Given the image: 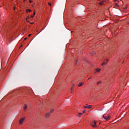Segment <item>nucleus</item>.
I'll return each mask as SVG.
<instances>
[{
	"instance_id": "f257e3e1",
	"label": "nucleus",
	"mask_w": 129,
	"mask_h": 129,
	"mask_svg": "<svg viewBox=\"0 0 129 129\" xmlns=\"http://www.w3.org/2000/svg\"><path fill=\"white\" fill-rule=\"evenodd\" d=\"M25 121V118L23 117L21 118L20 120H19V123L20 124H23V122H24Z\"/></svg>"
},
{
	"instance_id": "f03ea898",
	"label": "nucleus",
	"mask_w": 129,
	"mask_h": 129,
	"mask_svg": "<svg viewBox=\"0 0 129 129\" xmlns=\"http://www.w3.org/2000/svg\"><path fill=\"white\" fill-rule=\"evenodd\" d=\"M84 108L90 109V108H92V106L91 105H89L88 106H84Z\"/></svg>"
},
{
	"instance_id": "7ed1b4c3",
	"label": "nucleus",
	"mask_w": 129,
	"mask_h": 129,
	"mask_svg": "<svg viewBox=\"0 0 129 129\" xmlns=\"http://www.w3.org/2000/svg\"><path fill=\"white\" fill-rule=\"evenodd\" d=\"M103 118H104V119H105V120H108V119H109V118H110V116H103Z\"/></svg>"
},
{
	"instance_id": "20e7f679",
	"label": "nucleus",
	"mask_w": 129,
	"mask_h": 129,
	"mask_svg": "<svg viewBox=\"0 0 129 129\" xmlns=\"http://www.w3.org/2000/svg\"><path fill=\"white\" fill-rule=\"evenodd\" d=\"M93 123L94 124V125L92 124V126H93V127H97V126L96 125V121H93Z\"/></svg>"
},
{
	"instance_id": "39448f33",
	"label": "nucleus",
	"mask_w": 129,
	"mask_h": 129,
	"mask_svg": "<svg viewBox=\"0 0 129 129\" xmlns=\"http://www.w3.org/2000/svg\"><path fill=\"white\" fill-rule=\"evenodd\" d=\"M106 61H104L102 62V66H103V65H106V64H107V62H108V59H106Z\"/></svg>"
},
{
	"instance_id": "423d86ee",
	"label": "nucleus",
	"mask_w": 129,
	"mask_h": 129,
	"mask_svg": "<svg viewBox=\"0 0 129 129\" xmlns=\"http://www.w3.org/2000/svg\"><path fill=\"white\" fill-rule=\"evenodd\" d=\"M74 86H75V85L74 84L73 87H72L71 88V93H73V91H74Z\"/></svg>"
},
{
	"instance_id": "0eeeda50",
	"label": "nucleus",
	"mask_w": 129,
	"mask_h": 129,
	"mask_svg": "<svg viewBox=\"0 0 129 129\" xmlns=\"http://www.w3.org/2000/svg\"><path fill=\"white\" fill-rule=\"evenodd\" d=\"M104 3H105V1H102L99 3V5H100V6H102V5H104Z\"/></svg>"
},
{
	"instance_id": "6e6552de",
	"label": "nucleus",
	"mask_w": 129,
	"mask_h": 129,
	"mask_svg": "<svg viewBox=\"0 0 129 129\" xmlns=\"http://www.w3.org/2000/svg\"><path fill=\"white\" fill-rule=\"evenodd\" d=\"M50 114L49 113H47L46 114H45V117L48 118V117H49V116H50Z\"/></svg>"
},
{
	"instance_id": "1a4fd4ad",
	"label": "nucleus",
	"mask_w": 129,
	"mask_h": 129,
	"mask_svg": "<svg viewBox=\"0 0 129 129\" xmlns=\"http://www.w3.org/2000/svg\"><path fill=\"white\" fill-rule=\"evenodd\" d=\"M100 70H101V69H96L95 70V71H96V72H100Z\"/></svg>"
},
{
	"instance_id": "9d476101",
	"label": "nucleus",
	"mask_w": 129,
	"mask_h": 129,
	"mask_svg": "<svg viewBox=\"0 0 129 129\" xmlns=\"http://www.w3.org/2000/svg\"><path fill=\"white\" fill-rule=\"evenodd\" d=\"M82 85H83V84L82 83H79V84H78V87H80L82 86Z\"/></svg>"
},
{
	"instance_id": "9b49d317",
	"label": "nucleus",
	"mask_w": 129,
	"mask_h": 129,
	"mask_svg": "<svg viewBox=\"0 0 129 129\" xmlns=\"http://www.w3.org/2000/svg\"><path fill=\"white\" fill-rule=\"evenodd\" d=\"M27 104H24V110H26V109H27Z\"/></svg>"
},
{
	"instance_id": "f8f14e48",
	"label": "nucleus",
	"mask_w": 129,
	"mask_h": 129,
	"mask_svg": "<svg viewBox=\"0 0 129 129\" xmlns=\"http://www.w3.org/2000/svg\"><path fill=\"white\" fill-rule=\"evenodd\" d=\"M26 12H27V13H28V12H29V13H31L32 12V10H31L30 9H27V10H26Z\"/></svg>"
},
{
	"instance_id": "ddd939ff",
	"label": "nucleus",
	"mask_w": 129,
	"mask_h": 129,
	"mask_svg": "<svg viewBox=\"0 0 129 129\" xmlns=\"http://www.w3.org/2000/svg\"><path fill=\"white\" fill-rule=\"evenodd\" d=\"M100 83H101V81H99V82H98L97 83V85H98L100 84Z\"/></svg>"
},
{
	"instance_id": "4468645a",
	"label": "nucleus",
	"mask_w": 129,
	"mask_h": 129,
	"mask_svg": "<svg viewBox=\"0 0 129 129\" xmlns=\"http://www.w3.org/2000/svg\"><path fill=\"white\" fill-rule=\"evenodd\" d=\"M91 55H94V54H95V52L92 51V52H91Z\"/></svg>"
},
{
	"instance_id": "2eb2a0df",
	"label": "nucleus",
	"mask_w": 129,
	"mask_h": 129,
	"mask_svg": "<svg viewBox=\"0 0 129 129\" xmlns=\"http://www.w3.org/2000/svg\"><path fill=\"white\" fill-rule=\"evenodd\" d=\"M53 111H54V110L53 109L50 110V112L51 113L53 112Z\"/></svg>"
},
{
	"instance_id": "dca6fc26",
	"label": "nucleus",
	"mask_w": 129,
	"mask_h": 129,
	"mask_svg": "<svg viewBox=\"0 0 129 129\" xmlns=\"http://www.w3.org/2000/svg\"><path fill=\"white\" fill-rule=\"evenodd\" d=\"M48 5H49V6H50V7L52 6V4H51V3H48Z\"/></svg>"
},
{
	"instance_id": "f3484780",
	"label": "nucleus",
	"mask_w": 129,
	"mask_h": 129,
	"mask_svg": "<svg viewBox=\"0 0 129 129\" xmlns=\"http://www.w3.org/2000/svg\"><path fill=\"white\" fill-rule=\"evenodd\" d=\"M91 78H92V77H90L88 78V80H89V79H91Z\"/></svg>"
},
{
	"instance_id": "a211bd4d",
	"label": "nucleus",
	"mask_w": 129,
	"mask_h": 129,
	"mask_svg": "<svg viewBox=\"0 0 129 129\" xmlns=\"http://www.w3.org/2000/svg\"><path fill=\"white\" fill-rule=\"evenodd\" d=\"M115 6H116V7H118V4H117V3H115Z\"/></svg>"
},
{
	"instance_id": "6ab92c4d",
	"label": "nucleus",
	"mask_w": 129,
	"mask_h": 129,
	"mask_svg": "<svg viewBox=\"0 0 129 129\" xmlns=\"http://www.w3.org/2000/svg\"><path fill=\"white\" fill-rule=\"evenodd\" d=\"M79 115H82V113H79Z\"/></svg>"
},
{
	"instance_id": "aec40b11",
	"label": "nucleus",
	"mask_w": 129,
	"mask_h": 129,
	"mask_svg": "<svg viewBox=\"0 0 129 129\" xmlns=\"http://www.w3.org/2000/svg\"><path fill=\"white\" fill-rule=\"evenodd\" d=\"M31 36H32L31 34H30L29 35H28V37H31Z\"/></svg>"
},
{
	"instance_id": "412c9836",
	"label": "nucleus",
	"mask_w": 129,
	"mask_h": 129,
	"mask_svg": "<svg viewBox=\"0 0 129 129\" xmlns=\"http://www.w3.org/2000/svg\"><path fill=\"white\" fill-rule=\"evenodd\" d=\"M86 112V111H85V110H84V111H83V113H85Z\"/></svg>"
},
{
	"instance_id": "4be33fe9",
	"label": "nucleus",
	"mask_w": 129,
	"mask_h": 129,
	"mask_svg": "<svg viewBox=\"0 0 129 129\" xmlns=\"http://www.w3.org/2000/svg\"><path fill=\"white\" fill-rule=\"evenodd\" d=\"M115 3H116L117 2H118V0H114Z\"/></svg>"
},
{
	"instance_id": "5701e85b",
	"label": "nucleus",
	"mask_w": 129,
	"mask_h": 129,
	"mask_svg": "<svg viewBox=\"0 0 129 129\" xmlns=\"http://www.w3.org/2000/svg\"><path fill=\"white\" fill-rule=\"evenodd\" d=\"M29 3H30V4H31V3H32V1L29 0Z\"/></svg>"
},
{
	"instance_id": "b1692460",
	"label": "nucleus",
	"mask_w": 129,
	"mask_h": 129,
	"mask_svg": "<svg viewBox=\"0 0 129 129\" xmlns=\"http://www.w3.org/2000/svg\"><path fill=\"white\" fill-rule=\"evenodd\" d=\"M34 15H32L31 18H34Z\"/></svg>"
},
{
	"instance_id": "393cba45",
	"label": "nucleus",
	"mask_w": 129,
	"mask_h": 129,
	"mask_svg": "<svg viewBox=\"0 0 129 129\" xmlns=\"http://www.w3.org/2000/svg\"><path fill=\"white\" fill-rule=\"evenodd\" d=\"M36 15V13L34 12L33 15L35 16Z\"/></svg>"
},
{
	"instance_id": "a878e982",
	"label": "nucleus",
	"mask_w": 129,
	"mask_h": 129,
	"mask_svg": "<svg viewBox=\"0 0 129 129\" xmlns=\"http://www.w3.org/2000/svg\"><path fill=\"white\" fill-rule=\"evenodd\" d=\"M127 25H128V26H129V22H127Z\"/></svg>"
},
{
	"instance_id": "bb28decb",
	"label": "nucleus",
	"mask_w": 129,
	"mask_h": 129,
	"mask_svg": "<svg viewBox=\"0 0 129 129\" xmlns=\"http://www.w3.org/2000/svg\"><path fill=\"white\" fill-rule=\"evenodd\" d=\"M26 40H27V38H25L24 39V41H26Z\"/></svg>"
},
{
	"instance_id": "cd10ccee",
	"label": "nucleus",
	"mask_w": 129,
	"mask_h": 129,
	"mask_svg": "<svg viewBox=\"0 0 129 129\" xmlns=\"http://www.w3.org/2000/svg\"><path fill=\"white\" fill-rule=\"evenodd\" d=\"M26 21L29 23V21H28V19H26Z\"/></svg>"
},
{
	"instance_id": "c85d7f7f",
	"label": "nucleus",
	"mask_w": 129,
	"mask_h": 129,
	"mask_svg": "<svg viewBox=\"0 0 129 129\" xmlns=\"http://www.w3.org/2000/svg\"><path fill=\"white\" fill-rule=\"evenodd\" d=\"M77 63H78V60H77Z\"/></svg>"
},
{
	"instance_id": "c756f323",
	"label": "nucleus",
	"mask_w": 129,
	"mask_h": 129,
	"mask_svg": "<svg viewBox=\"0 0 129 129\" xmlns=\"http://www.w3.org/2000/svg\"><path fill=\"white\" fill-rule=\"evenodd\" d=\"M24 1V2H25L26 1V0H23Z\"/></svg>"
},
{
	"instance_id": "7c9ffc66",
	"label": "nucleus",
	"mask_w": 129,
	"mask_h": 129,
	"mask_svg": "<svg viewBox=\"0 0 129 129\" xmlns=\"http://www.w3.org/2000/svg\"><path fill=\"white\" fill-rule=\"evenodd\" d=\"M41 31H43V29H42V30L40 31V32H41Z\"/></svg>"
}]
</instances>
